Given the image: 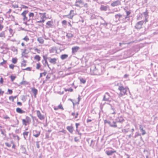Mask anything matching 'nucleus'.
<instances>
[{"instance_id":"obj_1","label":"nucleus","mask_w":158,"mask_h":158,"mask_svg":"<svg viewBox=\"0 0 158 158\" xmlns=\"http://www.w3.org/2000/svg\"><path fill=\"white\" fill-rule=\"evenodd\" d=\"M127 89L124 88L123 86H119L118 88V89L120 91V93L118 94L119 97H122L123 95L126 94Z\"/></svg>"},{"instance_id":"obj_2","label":"nucleus","mask_w":158,"mask_h":158,"mask_svg":"<svg viewBox=\"0 0 158 158\" xmlns=\"http://www.w3.org/2000/svg\"><path fill=\"white\" fill-rule=\"evenodd\" d=\"M28 10H25L23 13H21V15L23 17V20L25 21L24 23L25 24L27 23V21L28 20L26 16V15L28 12Z\"/></svg>"},{"instance_id":"obj_3","label":"nucleus","mask_w":158,"mask_h":158,"mask_svg":"<svg viewBox=\"0 0 158 158\" xmlns=\"http://www.w3.org/2000/svg\"><path fill=\"white\" fill-rule=\"evenodd\" d=\"M83 2L82 0H78L76 1L75 5L80 8L83 7Z\"/></svg>"},{"instance_id":"obj_4","label":"nucleus","mask_w":158,"mask_h":158,"mask_svg":"<svg viewBox=\"0 0 158 158\" xmlns=\"http://www.w3.org/2000/svg\"><path fill=\"white\" fill-rule=\"evenodd\" d=\"M144 23L143 21H141L138 22L136 24L135 27L137 29H139L142 28V25Z\"/></svg>"},{"instance_id":"obj_5","label":"nucleus","mask_w":158,"mask_h":158,"mask_svg":"<svg viewBox=\"0 0 158 158\" xmlns=\"http://www.w3.org/2000/svg\"><path fill=\"white\" fill-rule=\"evenodd\" d=\"M120 5H121L120 1L118 0L112 3L111 4V6H112L114 7Z\"/></svg>"},{"instance_id":"obj_6","label":"nucleus","mask_w":158,"mask_h":158,"mask_svg":"<svg viewBox=\"0 0 158 158\" xmlns=\"http://www.w3.org/2000/svg\"><path fill=\"white\" fill-rule=\"evenodd\" d=\"M37 115L38 117L40 119L42 120L44 119V116L41 114L40 111H37Z\"/></svg>"},{"instance_id":"obj_7","label":"nucleus","mask_w":158,"mask_h":158,"mask_svg":"<svg viewBox=\"0 0 158 158\" xmlns=\"http://www.w3.org/2000/svg\"><path fill=\"white\" fill-rule=\"evenodd\" d=\"M57 59L56 58H52L50 57L48 58V60L52 64H55L56 63Z\"/></svg>"},{"instance_id":"obj_8","label":"nucleus","mask_w":158,"mask_h":158,"mask_svg":"<svg viewBox=\"0 0 158 158\" xmlns=\"http://www.w3.org/2000/svg\"><path fill=\"white\" fill-rule=\"evenodd\" d=\"M33 135L35 137H38L40 134V132L36 130H33Z\"/></svg>"},{"instance_id":"obj_9","label":"nucleus","mask_w":158,"mask_h":158,"mask_svg":"<svg viewBox=\"0 0 158 158\" xmlns=\"http://www.w3.org/2000/svg\"><path fill=\"white\" fill-rule=\"evenodd\" d=\"M110 99V96L108 93H106L105 95H104L103 100L104 101H109Z\"/></svg>"},{"instance_id":"obj_10","label":"nucleus","mask_w":158,"mask_h":158,"mask_svg":"<svg viewBox=\"0 0 158 158\" xmlns=\"http://www.w3.org/2000/svg\"><path fill=\"white\" fill-rule=\"evenodd\" d=\"M124 119L121 117H118L116 119V123H122L123 121H124Z\"/></svg>"},{"instance_id":"obj_11","label":"nucleus","mask_w":158,"mask_h":158,"mask_svg":"<svg viewBox=\"0 0 158 158\" xmlns=\"http://www.w3.org/2000/svg\"><path fill=\"white\" fill-rule=\"evenodd\" d=\"M108 123L109 124L111 127H117L116 125L117 123L116 122L113 121L112 122H108Z\"/></svg>"},{"instance_id":"obj_12","label":"nucleus","mask_w":158,"mask_h":158,"mask_svg":"<svg viewBox=\"0 0 158 158\" xmlns=\"http://www.w3.org/2000/svg\"><path fill=\"white\" fill-rule=\"evenodd\" d=\"M34 14L33 13L30 12L29 14V19L28 20V21H31L32 22L33 18L34 16Z\"/></svg>"},{"instance_id":"obj_13","label":"nucleus","mask_w":158,"mask_h":158,"mask_svg":"<svg viewBox=\"0 0 158 158\" xmlns=\"http://www.w3.org/2000/svg\"><path fill=\"white\" fill-rule=\"evenodd\" d=\"M80 49L79 47L77 46H75L73 47L72 48V52L73 53H75L77 52V51Z\"/></svg>"},{"instance_id":"obj_14","label":"nucleus","mask_w":158,"mask_h":158,"mask_svg":"<svg viewBox=\"0 0 158 158\" xmlns=\"http://www.w3.org/2000/svg\"><path fill=\"white\" fill-rule=\"evenodd\" d=\"M122 16L123 15L120 14H118L115 15V18L118 19L119 21H120L121 19L122 18Z\"/></svg>"},{"instance_id":"obj_15","label":"nucleus","mask_w":158,"mask_h":158,"mask_svg":"<svg viewBox=\"0 0 158 158\" xmlns=\"http://www.w3.org/2000/svg\"><path fill=\"white\" fill-rule=\"evenodd\" d=\"M108 8L107 6H104V5H101L100 8V10H101L106 11Z\"/></svg>"},{"instance_id":"obj_16","label":"nucleus","mask_w":158,"mask_h":158,"mask_svg":"<svg viewBox=\"0 0 158 158\" xmlns=\"http://www.w3.org/2000/svg\"><path fill=\"white\" fill-rule=\"evenodd\" d=\"M139 129L141 132H142V135H143L146 134L145 131V130L143 129V126L141 125H140L139 126Z\"/></svg>"},{"instance_id":"obj_17","label":"nucleus","mask_w":158,"mask_h":158,"mask_svg":"<svg viewBox=\"0 0 158 158\" xmlns=\"http://www.w3.org/2000/svg\"><path fill=\"white\" fill-rule=\"evenodd\" d=\"M129 16H126L124 18L122 19V21L123 23H125L129 20Z\"/></svg>"},{"instance_id":"obj_18","label":"nucleus","mask_w":158,"mask_h":158,"mask_svg":"<svg viewBox=\"0 0 158 158\" xmlns=\"http://www.w3.org/2000/svg\"><path fill=\"white\" fill-rule=\"evenodd\" d=\"M116 151H106V153L107 154V155L108 156L111 155L113 153L116 152Z\"/></svg>"},{"instance_id":"obj_19","label":"nucleus","mask_w":158,"mask_h":158,"mask_svg":"<svg viewBox=\"0 0 158 158\" xmlns=\"http://www.w3.org/2000/svg\"><path fill=\"white\" fill-rule=\"evenodd\" d=\"M16 111L17 112L19 113H24L25 111L19 108H18L16 109Z\"/></svg>"},{"instance_id":"obj_20","label":"nucleus","mask_w":158,"mask_h":158,"mask_svg":"<svg viewBox=\"0 0 158 158\" xmlns=\"http://www.w3.org/2000/svg\"><path fill=\"white\" fill-rule=\"evenodd\" d=\"M68 57V55L67 54H63L62 55L60 56V58L61 60H64L66 59Z\"/></svg>"},{"instance_id":"obj_21","label":"nucleus","mask_w":158,"mask_h":158,"mask_svg":"<svg viewBox=\"0 0 158 158\" xmlns=\"http://www.w3.org/2000/svg\"><path fill=\"white\" fill-rule=\"evenodd\" d=\"M66 128L71 133H72L73 130V127L72 126H68Z\"/></svg>"},{"instance_id":"obj_22","label":"nucleus","mask_w":158,"mask_h":158,"mask_svg":"<svg viewBox=\"0 0 158 158\" xmlns=\"http://www.w3.org/2000/svg\"><path fill=\"white\" fill-rule=\"evenodd\" d=\"M38 41L40 44H43L44 43V40L41 37H39L37 39Z\"/></svg>"},{"instance_id":"obj_23","label":"nucleus","mask_w":158,"mask_h":158,"mask_svg":"<svg viewBox=\"0 0 158 158\" xmlns=\"http://www.w3.org/2000/svg\"><path fill=\"white\" fill-rule=\"evenodd\" d=\"M28 133L29 132L27 131H25L23 133L24 137L25 139H26V138L28 135Z\"/></svg>"},{"instance_id":"obj_24","label":"nucleus","mask_w":158,"mask_h":158,"mask_svg":"<svg viewBox=\"0 0 158 158\" xmlns=\"http://www.w3.org/2000/svg\"><path fill=\"white\" fill-rule=\"evenodd\" d=\"M110 112L112 114H115L116 113L114 109L112 106H111Z\"/></svg>"},{"instance_id":"obj_25","label":"nucleus","mask_w":158,"mask_h":158,"mask_svg":"<svg viewBox=\"0 0 158 158\" xmlns=\"http://www.w3.org/2000/svg\"><path fill=\"white\" fill-rule=\"evenodd\" d=\"M32 93L35 96L36 95L37 93V89L35 88H33L32 89Z\"/></svg>"},{"instance_id":"obj_26","label":"nucleus","mask_w":158,"mask_h":158,"mask_svg":"<svg viewBox=\"0 0 158 158\" xmlns=\"http://www.w3.org/2000/svg\"><path fill=\"white\" fill-rule=\"evenodd\" d=\"M66 36L68 38H71L73 36V35L71 33H68L66 34Z\"/></svg>"},{"instance_id":"obj_27","label":"nucleus","mask_w":158,"mask_h":158,"mask_svg":"<svg viewBox=\"0 0 158 158\" xmlns=\"http://www.w3.org/2000/svg\"><path fill=\"white\" fill-rule=\"evenodd\" d=\"M34 59L38 61H39L40 59V57L39 56L37 55L34 57Z\"/></svg>"},{"instance_id":"obj_28","label":"nucleus","mask_w":158,"mask_h":158,"mask_svg":"<svg viewBox=\"0 0 158 158\" xmlns=\"http://www.w3.org/2000/svg\"><path fill=\"white\" fill-rule=\"evenodd\" d=\"M0 37H4V38L5 37L4 31H2L0 33Z\"/></svg>"},{"instance_id":"obj_29","label":"nucleus","mask_w":158,"mask_h":158,"mask_svg":"<svg viewBox=\"0 0 158 158\" xmlns=\"http://www.w3.org/2000/svg\"><path fill=\"white\" fill-rule=\"evenodd\" d=\"M25 119L28 123H29L31 121V119L28 116H27L26 117V119Z\"/></svg>"},{"instance_id":"obj_30","label":"nucleus","mask_w":158,"mask_h":158,"mask_svg":"<svg viewBox=\"0 0 158 158\" xmlns=\"http://www.w3.org/2000/svg\"><path fill=\"white\" fill-rule=\"evenodd\" d=\"M52 21H49L47 22V23H46V24L47 25L49 26L50 27L52 26Z\"/></svg>"},{"instance_id":"obj_31","label":"nucleus","mask_w":158,"mask_h":158,"mask_svg":"<svg viewBox=\"0 0 158 158\" xmlns=\"http://www.w3.org/2000/svg\"><path fill=\"white\" fill-rule=\"evenodd\" d=\"M22 123L25 126H27V123H28L25 119H22Z\"/></svg>"},{"instance_id":"obj_32","label":"nucleus","mask_w":158,"mask_h":158,"mask_svg":"<svg viewBox=\"0 0 158 158\" xmlns=\"http://www.w3.org/2000/svg\"><path fill=\"white\" fill-rule=\"evenodd\" d=\"M17 59L16 58H13L12 59V62L14 64H16L17 62Z\"/></svg>"},{"instance_id":"obj_33","label":"nucleus","mask_w":158,"mask_h":158,"mask_svg":"<svg viewBox=\"0 0 158 158\" xmlns=\"http://www.w3.org/2000/svg\"><path fill=\"white\" fill-rule=\"evenodd\" d=\"M72 115L73 116H75V118H77V117L78 115V113H77L76 114L74 113H72Z\"/></svg>"},{"instance_id":"obj_34","label":"nucleus","mask_w":158,"mask_h":158,"mask_svg":"<svg viewBox=\"0 0 158 158\" xmlns=\"http://www.w3.org/2000/svg\"><path fill=\"white\" fill-rule=\"evenodd\" d=\"M124 9L126 13V14H127L126 16H128L131 13V12L129 11H127L126 10H125V9Z\"/></svg>"},{"instance_id":"obj_35","label":"nucleus","mask_w":158,"mask_h":158,"mask_svg":"<svg viewBox=\"0 0 158 158\" xmlns=\"http://www.w3.org/2000/svg\"><path fill=\"white\" fill-rule=\"evenodd\" d=\"M58 109H60L61 110H64V108L62 106V105L61 104H60L58 107Z\"/></svg>"},{"instance_id":"obj_36","label":"nucleus","mask_w":158,"mask_h":158,"mask_svg":"<svg viewBox=\"0 0 158 158\" xmlns=\"http://www.w3.org/2000/svg\"><path fill=\"white\" fill-rule=\"evenodd\" d=\"M23 40L26 41V42L28 41L29 40V38L27 36H26L23 39Z\"/></svg>"},{"instance_id":"obj_37","label":"nucleus","mask_w":158,"mask_h":158,"mask_svg":"<svg viewBox=\"0 0 158 158\" xmlns=\"http://www.w3.org/2000/svg\"><path fill=\"white\" fill-rule=\"evenodd\" d=\"M122 132L124 133H126L128 131V129H123L122 130Z\"/></svg>"},{"instance_id":"obj_38","label":"nucleus","mask_w":158,"mask_h":158,"mask_svg":"<svg viewBox=\"0 0 158 158\" xmlns=\"http://www.w3.org/2000/svg\"><path fill=\"white\" fill-rule=\"evenodd\" d=\"M45 15V13H43V14H42V16L41 17V19H44V18H46V17Z\"/></svg>"},{"instance_id":"obj_39","label":"nucleus","mask_w":158,"mask_h":158,"mask_svg":"<svg viewBox=\"0 0 158 158\" xmlns=\"http://www.w3.org/2000/svg\"><path fill=\"white\" fill-rule=\"evenodd\" d=\"M26 61L24 60L22 61V62L21 63V66H26Z\"/></svg>"},{"instance_id":"obj_40","label":"nucleus","mask_w":158,"mask_h":158,"mask_svg":"<svg viewBox=\"0 0 158 158\" xmlns=\"http://www.w3.org/2000/svg\"><path fill=\"white\" fill-rule=\"evenodd\" d=\"M49 58V57H47L46 56H43V58H44V62H45L46 63H47V60L48 59V58Z\"/></svg>"},{"instance_id":"obj_41","label":"nucleus","mask_w":158,"mask_h":158,"mask_svg":"<svg viewBox=\"0 0 158 158\" xmlns=\"http://www.w3.org/2000/svg\"><path fill=\"white\" fill-rule=\"evenodd\" d=\"M80 81L81 83H82L83 84H85L86 82V81L84 79H83V78H80Z\"/></svg>"},{"instance_id":"obj_42","label":"nucleus","mask_w":158,"mask_h":158,"mask_svg":"<svg viewBox=\"0 0 158 158\" xmlns=\"http://www.w3.org/2000/svg\"><path fill=\"white\" fill-rule=\"evenodd\" d=\"M65 91H69L70 92H72L73 91V89L72 88H69V89H65Z\"/></svg>"},{"instance_id":"obj_43","label":"nucleus","mask_w":158,"mask_h":158,"mask_svg":"<svg viewBox=\"0 0 158 158\" xmlns=\"http://www.w3.org/2000/svg\"><path fill=\"white\" fill-rule=\"evenodd\" d=\"M20 84L21 85H25L27 84V83L26 81H23L20 82Z\"/></svg>"},{"instance_id":"obj_44","label":"nucleus","mask_w":158,"mask_h":158,"mask_svg":"<svg viewBox=\"0 0 158 158\" xmlns=\"http://www.w3.org/2000/svg\"><path fill=\"white\" fill-rule=\"evenodd\" d=\"M40 67V63H38L36 64V68L37 69H39Z\"/></svg>"},{"instance_id":"obj_45","label":"nucleus","mask_w":158,"mask_h":158,"mask_svg":"<svg viewBox=\"0 0 158 158\" xmlns=\"http://www.w3.org/2000/svg\"><path fill=\"white\" fill-rule=\"evenodd\" d=\"M12 81H13L16 78V77L15 76H11L10 77Z\"/></svg>"},{"instance_id":"obj_46","label":"nucleus","mask_w":158,"mask_h":158,"mask_svg":"<svg viewBox=\"0 0 158 158\" xmlns=\"http://www.w3.org/2000/svg\"><path fill=\"white\" fill-rule=\"evenodd\" d=\"M143 14L145 17L148 16V12L147 10L145 12L143 13Z\"/></svg>"},{"instance_id":"obj_47","label":"nucleus","mask_w":158,"mask_h":158,"mask_svg":"<svg viewBox=\"0 0 158 158\" xmlns=\"http://www.w3.org/2000/svg\"><path fill=\"white\" fill-rule=\"evenodd\" d=\"M33 49L35 51H36L38 53H40V50L38 49L37 48H34Z\"/></svg>"},{"instance_id":"obj_48","label":"nucleus","mask_w":158,"mask_h":158,"mask_svg":"<svg viewBox=\"0 0 158 158\" xmlns=\"http://www.w3.org/2000/svg\"><path fill=\"white\" fill-rule=\"evenodd\" d=\"M14 67V65L12 64H11L9 65V67L10 68L13 69Z\"/></svg>"},{"instance_id":"obj_49","label":"nucleus","mask_w":158,"mask_h":158,"mask_svg":"<svg viewBox=\"0 0 158 158\" xmlns=\"http://www.w3.org/2000/svg\"><path fill=\"white\" fill-rule=\"evenodd\" d=\"M44 66H46V65H47L48 66V67L50 69V68L49 66V65L48 64V62L47 64L45 62V63H44Z\"/></svg>"},{"instance_id":"obj_50","label":"nucleus","mask_w":158,"mask_h":158,"mask_svg":"<svg viewBox=\"0 0 158 158\" xmlns=\"http://www.w3.org/2000/svg\"><path fill=\"white\" fill-rule=\"evenodd\" d=\"M83 7H84L85 8H87L88 7V4L87 3H84L83 2Z\"/></svg>"},{"instance_id":"obj_51","label":"nucleus","mask_w":158,"mask_h":158,"mask_svg":"<svg viewBox=\"0 0 158 158\" xmlns=\"http://www.w3.org/2000/svg\"><path fill=\"white\" fill-rule=\"evenodd\" d=\"M3 26L0 24V31H2V30L3 28Z\"/></svg>"},{"instance_id":"obj_52","label":"nucleus","mask_w":158,"mask_h":158,"mask_svg":"<svg viewBox=\"0 0 158 158\" xmlns=\"http://www.w3.org/2000/svg\"><path fill=\"white\" fill-rule=\"evenodd\" d=\"M66 16H67L69 19H72L73 15L71 16L69 15H66Z\"/></svg>"},{"instance_id":"obj_53","label":"nucleus","mask_w":158,"mask_h":158,"mask_svg":"<svg viewBox=\"0 0 158 158\" xmlns=\"http://www.w3.org/2000/svg\"><path fill=\"white\" fill-rule=\"evenodd\" d=\"M5 145L9 147H10L11 146V145L10 144V143H5Z\"/></svg>"},{"instance_id":"obj_54","label":"nucleus","mask_w":158,"mask_h":158,"mask_svg":"<svg viewBox=\"0 0 158 158\" xmlns=\"http://www.w3.org/2000/svg\"><path fill=\"white\" fill-rule=\"evenodd\" d=\"M16 97H13V96H10L9 97L10 99H12V101L14 100V98H15Z\"/></svg>"},{"instance_id":"obj_55","label":"nucleus","mask_w":158,"mask_h":158,"mask_svg":"<svg viewBox=\"0 0 158 158\" xmlns=\"http://www.w3.org/2000/svg\"><path fill=\"white\" fill-rule=\"evenodd\" d=\"M4 93V91H2L1 89H0V94L2 95H3V94Z\"/></svg>"},{"instance_id":"obj_56","label":"nucleus","mask_w":158,"mask_h":158,"mask_svg":"<svg viewBox=\"0 0 158 158\" xmlns=\"http://www.w3.org/2000/svg\"><path fill=\"white\" fill-rule=\"evenodd\" d=\"M8 92L10 94H11L12 93V90L9 89H8Z\"/></svg>"},{"instance_id":"obj_57","label":"nucleus","mask_w":158,"mask_h":158,"mask_svg":"<svg viewBox=\"0 0 158 158\" xmlns=\"http://www.w3.org/2000/svg\"><path fill=\"white\" fill-rule=\"evenodd\" d=\"M24 70H28V71H31V68L30 67H27V68H26V69H24Z\"/></svg>"},{"instance_id":"obj_58","label":"nucleus","mask_w":158,"mask_h":158,"mask_svg":"<svg viewBox=\"0 0 158 158\" xmlns=\"http://www.w3.org/2000/svg\"><path fill=\"white\" fill-rule=\"evenodd\" d=\"M62 23L63 24H65V25H66V23H67V22L65 20H63L62 21Z\"/></svg>"},{"instance_id":"obj_59","label":"nucleus","mask_w":158,"mask_h":158,"mask_svg":"<svg viewBox=\"0 0 158 158\" xmlns=\"http://www.w3.org/2000/svg\"><path fill=\"white\" fill-rule=\"evenodd\" d=\"M3 79L2 77H1V78L0 80V83L1 84H2L3 83Z\"/></svg>"},{"instance_id":"obj_60","label":"nucleus","mask_w":158,"mask_h":158,"mask_svg":"<svg viewBox=\"0 0 158 158\" xmlns=\"http://www.w3.org/2000/svg\"><path fill=\"white\" fill-rule=\"evenodd\" d=\"M22 8H27L28 7L26 6H24V5H22Z\"/></svg>"},{"instance_id":"obj_61","label":"nucleus","mask_w":158,"mask_h":158,"mask_svg":"<svg viewBox=\"0 0 158 158\" xmlns=\"http://www.w3.org/2000/svg\"><path fill=\"white\" fill-rule=\"evenodd\" d=\"M62 132L64 133H65V131L64 129H63L62 131H60L59 132Z\"/></svg>"},{"instance_id":"obj_62","label":"nucleus","mask_w":158,"mask_h":158,"mask_svg":"<svg viewBox=\"0 0 158 158\" xmlns=\"http://www.w3.org/2000/svg\"><path fill=\"white\" fill-rule=\"evenodd\" d=\"M45 21L44 19H42V20H40V21H38V23H44Z\"/></svg>"},{"instance_id":"obj_63","label":"nucleus","mask_w":158,"mask_h":158,"mask_svg":"<svg viewBox=\"0 0 158 158\" xmlns=\"http://www.w3.org/2000/svg\"><path fill=\"white\" fill-rule=\"evenodd\" d=\"M17 104L18 105H20V106L22 105V103L20 102H17Z\"/></svg>"},{"instance_id":"obj_64","label":"nucleus","mask_w":158,"mask_h":158,"mask_svg":"<svg viewBox=\"0 0 158 158\" xmlns=\"http://www.w3.org/2000/svg\"><path fill=\"white\" fill-rule=\"evenodd\" d=\"M79 125V124L78 123H76V128H78V126Z\"/></svg>"}]
</instances>
